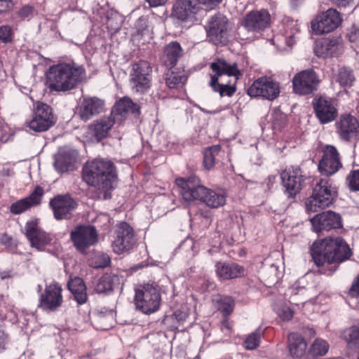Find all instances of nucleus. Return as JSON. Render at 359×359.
<instances>
[{"label":"nucleus","instance_id":"1","mask_svg":"<svg viewBox=\"0 0 359 359\" xmlns=\"http://www.w3.org/2000/svg\"><path fill=\"white\" fill-rule=\"evenodd\" d=\"M311 253L316 266L321 267L320 272L327 275L332 274L338 263L351 256V249L341 237H329L315 241L311 248Z\"/></svg>","mask_w":359,"mask_h":359},{"label":"nucleus","instance_id":"2","mask_svg":"<svg viewBox=\"0 0 359 359\" xmlns=\"http://www.w3.org/2000/svg\"><path fill=\"white\" fill-rule=\"evenodd\" d=\"M86 69L75 62H60L51 66L46 79L51 91L67 92L77 87L86 79Z\"/></svg>","mask_w":359,"mask_h":359},{"label":"nucleus","instance_id":"3","mask_svg":"<svg viewBox=\"0 0 359 359\" xmlns=\"http://www.w3.org/2000/svg\"><path fill=\"white\" fill-rule=\"evenodd\" d=\"M175 183L184 201L191 202L200 201L212 208H218L226 203V195L215 191L202 185L200 179L196 175L187 178L176 179Z\"/></svg>","mask_w":359,"mask_h":359},{"label":"nucleus","instance_id":"4","mask_svg":"<svg viewBox=\"0 0 359 359\" xmlns=\"http://www.w3.org/2000/svg\"><path fill=\"white\" fill-rule=\"evenodd\" d=\"M83 179L88 185L102 191L103 198L107 199L116 180L115 167L111 161L103 159L87 162L83 168Z\"/></svg>","mask_w":359,"mask_h":359},{"label":"nucleus","instance_id":"5","mask_svg":"<svg viewBox=\"0 0 359 359\" xmlns=\"http://www.w3.org/2000/svg\"><path fill=\"white\" fill-rule=\"evenodd\" d=\"M212 74H210L209 85L214 91L218 92L221 96H232L236 92L235 86L230 85V81L224 83L223 76H234L237 80L241 75V71L238 69L236 63L229 64L224 59H218L212 62L210 66Z\"/></svg>","mask_w":359,"mask_h":359},{"label":"nucleus","instance_id":"6","mask_svg":"<svg viewBox=\"0 0 359 359\" xmlns=\"http://www.w3.org/2000/svg\"><path fill=\"white\" fill-rule=\"evenodd\" d=\"M159 287L155 282L144 283L135 290L134 298L136 309L149 314L156 311L161 304Z\"/></svg>","mask_w":359,"mask_h":359},{"label":"nucleus","instance_id":"7","mask_svg":"<svg viewBox=\"0 0 359 359\" xmlns=\"http://www.w3.org/2000/svg\"><path fill=\"white\" fill-rule=\"evenodd\" d=\"M337 189L327 179H320L313 189L312 196L306 203V210L318 212L330 206L337 196Z\"/></svg>","mask_w":359,"mask_h":359},{"label":"nucleus","instance_id":"8","mask_svg":"<svg viewBox=\"0 0 359 359\" xmlns=\"http://www.w3.org/2000/svg\"><path fill=\"white\" fill-rule=\"evenodd\" d=\"M341 14L334 8L318 14L311 21V27L316 35L328 34L335 30L341 23Z\"/></svg>","mask_w":359,"mask_h":359},{"label":"nucleus","instance_id":"9","mask_svg":"<svg viewBox=\"0 0 359 359\" xmlns=\"http://www.w3.org/2000/svg\"><path fill=\"white\" fill-rule=\"evenodd\" d=\"M241 26L253 35L261 34L271 25V15L266 9L252 11L241 20Z\"/></svg>","mask_w":359,"mask_h":359},{"label":"nucleus","instance_id":"10","mask_svg":"<svg viewBox=\"0 0 359 359\" xmlns=\"http://www.w3.org/2000/svg\"><path fill=\"white\" fill-rule=\"evenodd\" d=\"M247 92L250 97H262L272 101L280 95V84L271 77L262 76L252 83Z\"/></svg>","mask_w":359,"mask_h":359},{"label":"nucleus","instance_id":"11","mask_svg":"<svg viewBox=\"0 0 359 359\" xmlns=\"http://www.w3.org/2000/svg\"><path fill=\"white\" fill-rule=\"evenodd\" d=\"M320 83L319 75L313 69H307L294 76L293 90L298 95H309L318 90Z\"/></svg>","mask_w":359,"mask_h":359},{"label":"nucleus","instance_id":"12","mask_svg":"<svg viewBox=\"0 0 359 359\" xmlns=\"http://www.w3.org/2000/svg\"><path fill=\"white\" fill-rule=\"evenodd\" d=\"M70 238L74 247L82 254H86L87 249L98 241L97 231L90 225L77 226L71 232Z\"/></svg>","mask_w":359,"mask_h":359},{"label":"nucleus","instance_id":"13","mask_svg":"<svg viewBox=\"0 0 359 359\" xmlns=\"http://www.w3.org/2000/svg\"><path fill=\"white\" fill-rule=\"evenodd\" d=\"M151 67L145 60H140L132 65L130 74L133 88L136 92L144 93L151 86L150 73Z\"/></svg>","mask_w":359,"mask_h":359},{"label":"nucleus","instance_id":"14","mask_svg":"<svg viewBox=\"0 0 359 359\" xmlns=\"http://www.w3.org/2000/svg\"><path fill=\"white\" fill-rule=\"evenodd\" d=\"M54 217L57 220L69 219L78 206L76 200L69 194H58L49 202Z\"/></svg>","mask_w":359,"mask_h":359},{"label":"nucleus","instance_id":"15","mask_svg":"<svg viewBox=\"0 0 359 359\" xmlns=\"http://www.w3.org/2000/svg\"><path fill=\"white\" fill-rule=\"evenodd\" d=\"M312 104L316 117L321 124L331 123L337 118L338 110L333 99L320 95L313 99Z\"/></svg>","mask_w":359,"mask_h":359},{"label":"nucleus","instance_id":"16","mask_svg":"<svg viewBox=\"0 0 359 359\" xmlns=\"http://www.w3.org/2000/svg\"><path fill=\"white\" fill-rule=\"evenodd\" d=\"M56 122V118L52 112L51 107L44 103L37 102L34 116L29 123V127L35 132H43L48 130Z\"/></svg>","mask_w":359,"mask_h":359},{"label":"nucleus","instance_id":"17","mask_svg":"<svg viewBox=\"0 0 359 359\" xmlns=\"http://www.w3.org/2000/svg\"><path fill=\"white\" fill-rule=\"evenodd\" d=\"M228 19L223 15L218 13L213 15L208 25L207 34L210 41L214 44L224 43L227 41Z\"/></svg>","mask_w":359,"mask_h":359},{"label":"nucleus","instance_id":"18","mask_svg":"<svg viewBox=\"0 0 359 359\" xmlns=\"http://www.w3.org/2000/svg\"><path fill=\"white\" fill-rule=\"evenodd\" d=\"M135 243L133 228L126 222L120 223L116 230V238L112 243L114 252L118 255L123 254L131 250Z\"/></svg>","mask_w":359,"mask_h":359},{"label":"nucleus","instance_id":"19","mask_svg":"<svg viewBox=\"0 0 359 359\" xmlns=\"http://www.w3.org/2000/svg\"><path fill=\"white\" fill-rule=\"evenodd\" d=\"M323 154L318 163V170L323 175H332L341 167L339 154L335 147L330 144L323 147Z\"/></svg>","mask_w":359,"mask_h":359},{"label":"nucleus","instance_id":"20","mask_svg":"<svg viewBox=\"0 0 359 359\" xmlns=\"http://www.w3.org/2000/svg\"><path fill=\"white\" fill-rule=\"evenodd\" d=\"M104 101L97 97H84L78 106L77 114L83 121L102 113L104 110Z\"/></svg>","mask_w":359,"mask_h":359},{"label":"nucleus","instance_id":"21","mask_svg":"<svg viewBox=\"0 0 359 359\" xmlns=\"http://www.w3.org/2000/svg\"><path fill=\"white\" fill-rule=\"evenodd\" d=\"M311 222L316 233L342 226L340 215L330 210L316 215L311 219Z\"/></svg>","mask_w":359,"mask_h":359},{"label":"nucleus","instance_id":"22","mask_svg":"<svg viewBox=\"0 0 359 359\" xmlns=\"http://www.w3.org/2000/svg\"><path fill=\"white\" fill-rule=\"evenodd\" d=\"M198 12L199 7L196 0H177L172 15L182 22L193 23L197 20L196 15Z\"/></svg>","mask_w":359,"mask_h":359},{"label":"nucleus","instance_id":"23","mask_svg":"<svg viewBox=\"0 0 359 359\" xmlns=\"http://www.w3.org/2000/svg\"><path fill=\"white\" fill-rule=\"evenodd\" d=\"M282 183L285 189V192L289 197L296 196L302 189L303 176L298 168H291L281 173Z\"/></svg>","mask_w":359,"mask_h":359},{"label":"nucleus","instance_id":"24","mask_svg":"<svg viewBox=\"0 0 359 359\" xmlns=\"http://www.w3.org/2000/svg\"><path fill=\"white\" fill-rule=\"evenodd\" d=\"M62 303V287L58 283L46 287L44 293L40 297L39 306L46 311H54Z\"/></svg>","mask_w":359,"mask_h":359},{"label":"nucleus","instance_id":"25","mask_svg":"<svg viewBox=\"0 0 359 359\" xmlns=\"http://www.w3.org/2000/svg\"><path fill=\"white\" fill-rule=\"evenodd\" d=\"M343 46L335 37L323 38L315 42L313 51L318 57L337 56L342 53Z\"/></svg>","mask_w":359,"mask_h":359},{"label":"nucleus","instance_id":"26","mask_svg":"<svg viewBox=\"0 0 359 359\" xmlns=\"http://www.w3.org/2000/svg\"><path fill=\"white\" fill-rule=\"evenodd\" d=\"M25 236L32 247L41 250L50 243L49 236L43 231L35 221H28L25 226Z\"/></svg>","mask_w":359,"mask_h":359},{"label":"nucleus","instance_id":"27","mask_svg":"<svg viewBox=\"0 0 359 359\" xmlns=\"http://www.w3.org/2000/svg\"><path fill=\"white\" fill-rule=\"evenodd\" d=\"M337 128L340 137L348 141L359 134V122L353 116L344 114L337 123Z\"/></svg>","mask_w":359,"mask_h":359},{"label":"nucleus","instance_id":"28","mask_svg":"<svg viewBox=\"0 0 359 359\" xmlns=\"http://www.w3.org/2000/svg\"><path fill=\"white\" fill-rule=\"evenodd\" d=\"M129 113L139 114L140 107L133 103L130 98L123 97L115 104L110 114L117 123H121Z\"/></svg>","mask_w":359,"mask_h":359},{"label":"nucleus","instance_id":"29","mask_svg":"<svg viewBox=\"0 0 359 359\" xmlns=\"http://www.w3.org/2000/svg\"><path fill=\"white\" fill-rule=\"evenodd\" d=\"M243 271V268L236 263L217 262L215 265L216 274L222 280L238 278Z\"/></svg>","mask_w":359,"mask_h":359},{"label":"nucleus","instance_id":"30","mask_svg":"<svg viewBox=\"0 0 359 359\" xmlns=\"http://www.w3.org/2000/svg\"><path fill=\"white\" fill-rule=\"evenodd\" d=\"M182 55V50L180 43L172 41L165 46L162 61L168 68H172Z\"/></svg>","mask_w":359,"mask_h":359},{"label":"nucleus","instance_id":"31","mask_svg":"<svg viewBox=\"0 0 359 359\" xmlns=\"http://www.w3.org/2000/svg\"><path fill=\"white\" fill-rule=\"evenodd\" d=\"M116 123V121L111 115L104 116L93 122L91 125V130L95 138L100 141L108 135L109 130Z\"/></svg>","mask_w":359,"mask_h":359},{"label":"nucleus","instance_id":"32","mask_svg":"<svg viewBox=\"0 0 359 359\" xmlns=\"http://www.w3.org/2000/svg\"><path fill=\"white\" fill-rule=\"evenodd\" d=\"M120 283L118 276L106 273L102 275L95 283V290L97 293H108L111 292L114 288Z\"/></svg>","mask_w":359,"mask_h":359},{"label":"nucleus","instance_id":"33","mask_svg":"<svg viewBox=\"0 0 359 359\" xmlns=\"http://www.w3.org/2000/svg\"><path fill=\"white\" fill-rule=\"evenodd\" d=\"M67 287L79 304L86 302L88 299L86 286L82 278L79 277L71 278L67 283Z\"/></svg>","mask_w":359,"mask_h":359},{"label":"nucleus","instance_id":"34","mask_svg":"<svg viewBox=\"0 0 359 359\" xmlns=\"http://www.w3.org/2000/svg\"><path fill=\"white\" fill-rule=\"evenodd\" d=\"M307 344L304 339L298 333H290L288 336V348L293 358H300L306 352Z\"/></svg>","mask_w":359,"mask_h":359},{"label":"nucleus","instance_id":"35","mask_svg":"<svg viewBox=\"0 0 359 359\" xmlns=\"http://www.w3.org/2000/svg\"><path fill=\"white\" fill-rule=\"evenodd\" d=\"M215 307L221 311L224 316H229L233 311L235 303L229 296H218L213 299Z\"/></svg>","mask_w":359,"mask_h":359},{"label":"nucleus","instance_id":"36","mask_svg":"<svg viewBox=\"0 0 359 359\" xmlns=\"http://www.w3.org/2000/svg\"><path fill=\"white\" fill-rule=\"evenodd\" d=\"M343 337L348 346L351 348H359V327L353 326L343 333Z\"/></svg>","mask_w":359,"mask_h":359},{"label":"nucleus","instance_id":"37","mask_svg":"<svg viewBox=\"0 0 359 359\" xmlns=\"http://www.w3.org/2000/svg\"><path fill=\"white\" fill-rule=\"evenodd\" d=\"M337 81L342 87H351L355 81L353 70L346 67L339 68L337 74Z\"/></svg>","mask_w":359,"mask_h":359},{"label":"nucleus","instance_id":"38","mask_svg":"<svg viewBox=\"0 0 359 359\" xmlns=\"http://www.w3.org/2000/svg\"><path fill=\"white\" fill-rule=\"evenodd\" d=\"M329 350L328 343L323 339H316L309 349V354L313 357L325 355Z\"/></svg>","mask_w":359,"mask_h":359},{"label":"nucleus","instance_id":"39","mask_svg":"<svg viewBox=\"0 0 359 359\" xmlns=\"http://www.w3.org/2000/svg\"><path fill=\"white\" fill-rule=\"evenodd\" d=\"M187 77L184 73H175L171 71L167 74L165 83L170 88H178L187 81Z\"/></svg>","mask_w":359,"mask_h":359},{"label":"nucleus","instance_id":"40","mask_svg":"<svg viewBox=\"0 0 359 359\" xmlns=\"http://www.w3.org/2000/svg\"><path fill=\"white\" fill-rule=\"evenodd\" d=\"M220 147L215 145L207 149L204 152L203 165L205 168L210 170L213 168L215 163V158L220 152Z\"/></svg>","mask_w":359,"mask_h":359},{"label":"nucleus","instance_id":"41","mask_svg":"<svg viewBox=\"0 0 359 359\" xmlns=\"http://www.w3.org/2000/svg\"><path fill=\"white\" fill-rule=\"evenodd\" d=\"M54 166L59 172H67L72 168V159L66 154H60L55 158Z\"/></svg>","mask_w":359,"mask_h":359},{"label":"nucleus","instance_id":"42","mask_svg":"<svg viewBox=\"0 0 359 359\" xmlns=\"http://www.w3.org/2000/svg\"><path fill=\"white\" fill-rule=\"evenodd\" d=\"M262 333V330L258 328L249 334L244 342L245 348L248 350H254L257 348L260 344Z\"/></svg>","mask_w":359,"mask_h":359},{"label":"nucleus","instance_id":"43","mask_svg":"<svg viewBox=\"0 0 359 359\" xmlns=\"http://www.w3.org/2000/svg\"><path fill=\"white\" fill-rule=\"evenodd\" d=\"M31 208L30 203H29L25 198H23L11 204L10 212L13 215H20Z\"/></svg>","mask_w":359,"mask_h":359},{"label":"nucleus","instance_id":"44","mask_svg":"<svg viewBox=\"0 0 359 359\" xmlns=\"http://www.w3.org/2000/svg\"><path fill=\"white\" fill-rule=\"evenodd\" d=\"M43 194V189L40 186H37L29 196L25 197V198L30 203V205L34 207L41 204Z\"/></svg>","mask_w":359,"mask_h":359},{"label":"nucleus","instance_id":"45","mask_svg":"<svg viewBox=\"0 0 359 359\" xmlns=\"http://www.w3.org/2000/svg\"><path fill=\"white\" fill-rule=\"evenodd\" d=\"M346 181L351 191H359V169L351 171L347 175Z\"/></svg>","mask_w":359,"mask_h":359},{"label":"nucleus","instance_id":"46","mask_svg":"<svg viewBox=\"0 0 359 359\" xmlns=\"http://www.w3.org/2000/svg\"><path fill=\"white\" fill-rule=\"evenodd\" d=\"M112 313H109L107 315L100 313L97 316L95 323L96 324V328L102 330H109L112 327L111 324L106 323L109 320H111Z\"/></svg>","mask_w":359,"mask_h":359},{"label":"nucleus","instance_id":"47","mask_svg":"<svg viewBox=\"0 0 359 359\" xmlns=\"http://www.w3.org/2000/svg\"><path fill=\"white\" fill-rule=\"evenodd\" d=\"M278 316L283 320H290L293 317V311L287 305L276 309Z\"/></svg>","mask_w":359,"mask_h":359},{"label":"nucleus","instance_id":"48","mask_svg":"<svg viewBox=\"0 0 359 359\" xmlns=\"http://www.w3.org/2000/svg\"><path fill=\"white\" fill-rule=\"evenodd\" d=\"M299 32V28L297 22L293 20L289 22L285 27V33L287 34V36L290 39V40L287 41L288 44H290L289 43L290 42L292 38Z\"/></svg>","mask_w":359,"mask_h":359},{"label":"nucleus","instance_id":"49","mask_svg":"<svg viewBox=\"0 0 359 359\" xmlns=\"http://www.w3.org/2000/svg\"><path fill=\"white\" fill-rule=\"evenodd\" d=\"M346 37L351 42H357L359 41V26L352 25L347 29Z\"/></svg>","mask_w":359,"mask_h":359},{"label":"nucleus","instance_id":"50","mask_svg":"<svg viewBox=\"0 0 359 359\" xmlns=\"http://www.w3.org/2000/svg\"><path fill=\"white\" fill-rule=\"evenodd\" d=\"M95 259V268H104L109 266L110 264V258L105 254L97 255Z\"/></svg>","mask_w":359,"mask_h":359},{"label":"nucleus","instance_id":"51","mask_svg":"<svg viewBox=\"0 0 359 359\" xmlns=\"http://www.w3.org/2000/svg\"><path fill=\"white\" fill-rule=\"evenodd\" d=\"M0 40L4 43L11 41V29L8 26L0 27Z\"/></svg>","mask_w":359,"mask_h":359},{"label":"nucleus","instance_id":"52","mask_svg":"<svg viewBox=\"0 0 359 359\" xmlns=\"http://www.w3.org/2000/svg\"><path fill=\"white\" fill-rule=\"evenodd\" d=\"M34 11L33 6L25 5L19 11L18 15L22 18H30L33 16Z\"/></svg>","mask_w":359,"mask_h":359},{"label":"nucleus","instance_id":"53","mask_svg":"<svg viewBox=\"0 0 359 359\" xmlns=\"http://www.w3.org/2000/svg\"><path fill=\"white\" fill-rule=\"evenodd\" d=\"M349 294L353 297H359V276L353 280L349 290Z\"/></svg>","mask_w":359,"mask_h":359},{"label":"nucleus","instance_id":"54","mask_svg":"<svg viewBox=\"0 0 359 359\" xmlns=\"http://www.w3.org/2000/svg\"><path fill=\"white\" fill-rule=\"evenodd\" d=\"M8 342V334L0 329V353L3 352L6 349V346Z\"/></svg>","mask_w":359,"mask_h":359},{"label":"nucleus","instance_id":"55","mask_svg":"<svg viewBox=\"0 0 359 359\" xmlns=\"http://www.w3.org/2000/svg\"><path fill=\"white\" fill-rule=\"evenodd\" d=\"M13 6L11 0H0V13H6Z\"/></svg>","mask_w":359,"mask_h":359},{"label":"nucleus","instance_id":"56","mask_svg":"<svg viewBox=\"0 0 359 359\" xmlns=\"http://www.w3.org/2000/svg\"><path fill=\"white\" fill-rule=\"evenodd\" d=\"M222 0H200L201 4H203L208 9H213L217 6Z\"/></svg>","mask_w":359,"mask_h":359},{"label":"nucleus","instance_id":"57","mask_svg":"<svg viewBox=\"0 0 359 359\" xmlns=\"http://www.w3.org/2000/svg\"><path fill=\"white\" fill-rule=\"evenodd\" d=\"M147 27V20L145 19L140 18L136 23L137 32L141 34H144V29Z\"/></svg>","mask_w":359,"mask_h":359},{"label":"nucleus","instance_id":"58","mask_svg":"<svg viewBox=\"0 0 359 359\" xmlns=\"http://www.w3.org/2000/svg\"><path fill=\"white\" fill-rule=\"evenodd\" d=\"M151 7H157L165 5L168 0H147Z\"/></svg>","mask_w":359,"mask_h":359},{"label":"nucleus","instance_id":"59","mask_svg":"<svg viewBox=\"0 0 359 359\" xmlns=\"http://www.w3.org/2000/svg\"><path fill=\"white\" fill-rule=\"evenodd\" d=\"M332 3L338 6L346 7L353 1V0H332Z\"/></svg>","mask_w":359,"mask_h":359},{"label":"nucleus","instance_id":"60","mask_svg":"<svg viewBox=\"0 0 359 359\" xmlns=\"http://www.w3.org/2000/svg\"><path fill=\"white\" fill-rule=\"evenodd\" d=\"M0 276H1V279H5L7 278H10L11 274H10L9 271H2V272H0Z\"/></svg>","mask_w":359,"mask_h":359},{"label":"nucleus","instance_id":"61","mask_svg":"<svg viewBox=\"0 0 359 359\" xmlns=\"http://www.w3.org/2000/svg\"><path fill=\"white\" fill-rule=\"evenodd\" d=\"M291 6L293 8H296L299 4L302 3L303 0H290Z\"/></svg>","mask_w":359,"mask_h":359},{"label":"nucleus","instance_id":"62","mask_svg":"<svg viewBox=\"0 0 359 359\" xmlns=\"http://www.w3.org/2000/svg\"><path fill=\"white\" fill-rule=\"evenodd\" d=\"M1 242L4 243H6L7 241H8L10 240V238L6 236V235H4L1 237Z\"/></svg>","mask_w":359,"mask_h":359},{"label":"nucleus","instance_id":"63","mask_svg":"<svg viewBox=\"0 0 359 359\" xmlns=\"http://www.w3.org/2000/svg\"><path fill=\"white\" fill-rule=\"evenodd\" d=\"M223 325L225 326V327L228 330H229V325H227V320H223Z\"/></svg>","mask_w":359,"mask_h":359},{"label":"nucleus","instance_id":"64","mask_svg":"<svg viewBox=\"0 0 359 359\" xmlns=\"http://www.w3.org/2000/svg\"><path fill=\"white\" fill-rule=\"evenodd\" d=\"M271 269L272 270H273V271H276L277 267H276L274 264H272V265L271 266Z\"/></svg>","mask_w":359,"mask_h":359}]
</instances>
